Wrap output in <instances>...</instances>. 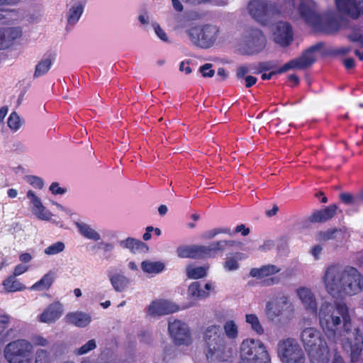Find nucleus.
<instances>
[{"mask_svg":"<svg viewBox=\"0 0 363 363\" xmlns=\"http://www.w3.org/2000/svg\"><path fill=\"white\" fill-rule=\"evenodd\" d=\"M320 325L328 340L341 342L342 348L350 352L351 362L362 359L363 336L359 328H352L349 308L343 302L321 303L318 311Z\"/></svg>","mask_w":363,"mask_h":363,"instance_id":"obj_1","label":"nucleus"},{"mask_svg":"<svg viewBox=\"0 0 363 363\" xmlns=\"http://www.w3.org/2000/svg\"><path fill=\"white\" fill-rule=\"evenodd\" d=\"M327 291L332 296L344 293L354 295L363 289V277L353 267L342 269L339 264L329 266L323 277Z\"/></svg>","mask_w":363,"mask_h":363,"instance_id":"obj_2","label":"nucleus"},{"mask_svg":"<svg viewBox=\"0 0 363 363\" xmlns=\"http://www.w3.org/2000/svg\"><path fill=\"white\" fill-rule=\"evenodd\" d=\"M298 13L308 25L318 32L331 34L340 28L338 21L333 16L323 18L320 16L316 4L311 0L302 1L298 6Z\"/></svg>","mask_w":363,"mask_h":363,"instance_id":"obj_3","label":"nucleus"},{"mask_svg":"<svg viewBox=\"0 0 363 363\" xmlns=\"http://www.w3.org/2000/svg\"><path fill=\"white\" fill-rule=\"evenodd\" d=\"M311 363H328L329 348L323 334L315 328L303 329L300 335Z\"/></svg>","mask_w":363,"mask_h":363,"instance_id":"obj_4","label":"nucleus"},{"mask_svg":"<svg viewBox=\"0 0 363 363\" xmlns=\"http://www.w3.org/2000/svg\"><path fill=\"white\" fill-rule=\"evenodd\" d=\"M204 340L205 354L208 362H225L230 357L231 352L227 350L225 340L219 326H209L205 332Z\"/></svg>","mask_w":363,"mask_h":363,"instance_id":"obj_5","label":"nucleus"},{"mask_svg":"<svg viewBox=\"0 0 363 363\" xmlns=\"http://www.w3.org/2000/svg\"><path fill=\"white\" fill-rule=\"evenodd\" d=\"M236 245L237 242L235 240H218L211 242L208 245H182L177 247V254L181 258L194 259L213 258L218 252H223L225 247H233Z\"/></svg>","mask_w":363,"mask_h":363,"instance_id":"obj_6","label":"nucleus"},{"mask_svg":"<svg viewBox=\"0 0 363 363\" xmlns=\"http://www.w3.org/2000/svg\"><path fill=\"white\" fill-rule=\"evenodd\" d=\"M324 45L323 43H318L308 49L305 50L301 56L293 59L279 69L272 71L269 73H263L261 76L262 80H269L275 74H281L292 69H305L315 63L316 61L314 52L321 49Z\"/></svg>","mask_w":363,"mask_h":363,"instance_id":"obj_7","label":"nucleus"},{"mask_svg":"<svg viewBox=\"0 0 363 363\" xmlns=\"http://www.w3.org/2000/svg\"><path fill=\"white\" fill-rule=\"evenodd\" d=\"M33 345L24 339L9 342L4 348V357L9 363H32Z\"/></svg>","mask_w":363,"mask_h":363,"instance_id":"obj_8","label":"nucleus"},{"mask_svg":"<svg viewBox=\"0 0 363 363\" xmlns=\"http://www.w3.org/2000/svg\"><path fill=\"white\" fill-rule=\"evenodd\" d=\"M240 359L255 363H270L271 357L264 345L259 340L246 339L240 345Z\"/></svg>","mask_w":363,"mask_h":363,"instance_id":"obj_9","label":"nucleus"},{"mask_svg":"<svg viewBox=\"0 0 363 363\" xmlns=\"http://www.w3.org/2000/svg\"><path fill=\"white\" fill-rule=\"evenodd\" d=\"M219 29L211 24L196 26L186 30L191 43L197 47L207 49L216 40Z\"/></svg>","mask_w":363,"mask_h":363,"instance_id":"obj_10","label":"nucleus"},{"mask_svg":"<svg viewBox=\"0 0 363 363\" xmlns=\"http://www.w3.org/2000/svg\"><path fill=\"white\" fill-rule=\"evenodd\" d=\"M277 355L281 363H305L306 362L303 350L296 340L291 337L279 342Z\"/></svg>","mask_w":363,"mask_h":363,"instance_id":"obj_11","label":"nucleus"},{"mask_svg":"<svg viewBox=\"0 0 363 363\" xmlns=\"http://www.w3.org/2000/svg\"><path fill=\"white\" fill-rule=\"evenodd\" d=\"M168 330L173 342L177 345H189L192 337L188 325L179 320L169 322Z\"/></svg>","mask_w":363,"mask_h":363,"instance_id":"obj_12","label":"nucleus"},{"mask_svg":"<svg viewBox=\"0 0 363 363\" xmlns=\"http://www.w3.org/2000/svg\"><path fill=\"white\" fill-rule=\"evenodd\" d=\"M248 10L253 18L266 25L274 13V6L265 0H251L248 4Z\"/></svg>","mask_w":363,"mask_h":363,"instance_id":"obj_13","label":"nucleus"},{"mask_svg":"<svg viewBox=\"0 0 363 363\" xmlns=\"http://www.w3.org/2000/svg\"><path fill=\"white\" fill-rule=\"evenodd\" d=\"M281 271V269L274 264L263 265L259 268H252L250 276L258 279H262L260 284L262 286H269L277 284L280 279L277 277H272Z\"/></svg>","mask_w":363,"mask_h":363,"instance_id":"obj_14","label":"nucleus"},{"mask_svg":"<svg viewBox=\"0 0 363 363\" xmlns=\"http://www.w3.org/2000/svg\"><path fill=\"white\" fill-rule=\"evenodd\" d=\"M337 10L353 19L363 16V0H335Z\"/></svg>","mask_w":363,"mask_h":363,"instance_id":"obj_15","label":"nucleus"},{"mask_svg":"<svg viewBox=\"0 0 363 363\" xmlns=\"http://www.w3.org/2000/svg\"><path fill=\"white\" fill-rule=\"evenodd\" d=\"M274 40L276 43L283 47L289 45L294 40L292 27L290 23L283 21L278 22L274 33Z\"/></svg>","mask_w":363,"mask_h":363,"instance_id":"obj_16","label":"nucleus"},{"mask_svg":"<svg viewBox=\"0 0 363 363\" xmlns=\"http://www.w3.org/2000/svg\"><path fill=\"white\" fill-rule=\"evenodd\" d=\"M266 38L262 31L257 28L250 30L246 45L251 55L261 52L266 46Z\"/></svg>","mask_w":363,"mask_h":363,"instance_id":"obj_17","label":"nucleus"},{"mask_svg":"<svg viewBox=\"0 0 363 363\" xmlns=\"http://www.w3.org/2000/svg\"><path fill=\"white\" fill-rule=\"evenodd\" d=\"M63 311V305L60 301H55L38 315V320L48 324L55 323L62 315Z\"/></svg>","mask_w":363,"mask_h":363,"instance_id":"obj_18","label":"nucleus"},{"mask_svg":"<svg viewBox=\"0 0 363 363\" xmlns=\"http://www.w3.org/2000/svg\"><path fill=\"white\" fill-rule=\"evenodd\" d=\"M179 306L167 300L153 301L149 306V313L151 315H162L179 311Z\"/></svg>","mask_w":363,"mask_h":363,"instance_id":"obj_19","label":"nucleus"},{"mask_svg":"<svg viewBox=\"0 0 363 363\" xmlns=\"http://www.w3.org/2000/svg\"><path fill=\"white\" fill-rule=\"evenodd\" d=\"M21 35V29L18 27L0 28V50L8 48Z\"/></svg>","mask_w":363,"mask_h":363,"instance_id":"obj_20","label":"nucleus"},{"mask_svg":"<svg viewBox=\"0 0 363 363\" xmlns=\"http://www.w3.org/2000/svg\"><path fill=\"white\" fill-rule=\"evenodd\" d=\"M296 292L306 310L313 314H317L316 299L312 291L306 287H301L297 289Z\"/></svg>","mask_w":363,"mask_h":363,"instance_id":"obj_21","label":"nucleus"},{"mask_svg":"<svg viewBox=\"0 0 363 363\" xmlns=\"http://www.w3.org/2000/svg\"><path fill=\"white\" fill-rule=\"evenodd\" d=\"M336 204H330L323 209L316 210L309 216L311 223H325L333 218L337 212Z\"/></svg>","mask_w":363,"mask_h":363,"instance_id":"obj_22","label":"nucleus"},{"mask_svg":"<svg viewBox=\"0 0 363 363\" xmlns=\"http://www.w3.org/2000/svg\"><path fill=\"white\" fill-rule=\"evenodd\" d=\"M213 289L211 284L206 283L204 285V289L201 288V285L199 281L191 283L188 289L189 295L195 298H205L209 296L208 291Z\"/></svg>","mask_w":363,"mask_h":363,"instance_id":"obj_23","label":"nucleus"},{"mask_svg":"<svg viewBox=\"0 0 363 363\" xmlns=\"http://www.w3.org/2000/svg\"><path fill=\"white\" fill-rule=\"evenodd\" d=\"M65 320L69 324L78 327H86L91 322V317L82 312L69 313L65 316Z\"/></svg>","mask_w":363,"mask_h":363,"instance_id":"obj_24","label":"nucleus"},{"mask_svg":"<svg viewBox=\"0 0 363 363\" xmlns=\"http://www.w3.org/2000/svg\"><path fill=\"white\" fill-rule=\"evenodd\" d=\"M120 245L123 248L129 249L133 253L141 252L148 250V247L145 242L133 238H128L121 240Z\"/></svg>","mask_w":363,"mask_h":363,"instance_id":"obj_25","label":"nucleus"},{"mask_svg":"<svg viewBox=\"0 0 363 363\" xmlns=\"http://www.w3.org/2000/svg\"><path fill=\"white\" fill-rule=\"evenodd\" d=\"M54 60V56L52 54H49L38 62L35 66L34 77H39L45 74L50 70Z\"/></svg>","mask_w":363,"mask_h":363,"instance_id":"obj_26","label":"nucleus"},{"mask_svg":"<svg viewBox=\"0 0 363 363\" xmlns=\"http://www.w3.org/2000/svg\"><path fill=\"white\" fill-rule=\"evenodd\" d=\"M108 277L112 286L116 291H124L129 284V279L121 274H109Z\"/></svg>","mask_w":363,"mask_h":363,"instance_id":"obj_27","label":"nucleus"},{"mask_svg":"<svg viewBox=\"0 0 363 363\" xmlns=\"http://www.w3.org/2000/svg\"><path fill=\"white\" fill-rule=\"evenodd\" d=\"M27 196L30 199V202L33 204V211L34 213L41 219H47V216L43 213L45 207L42 204L40 199L31 190L27 192Z\"/></svg>","mask_w":363,"mask_h":363,"instance_id":"obj_28","label":"nucleus"},{"mask_svg":"<svg viewBox=\"0 0 363 363\" xmlns=\"http://www.w3.org/2000/svg\"><path fill=\"white\" fill-rule=\"evenodd\" d=\"M2 285L7 292H16L22 291L26 287L20 283L16 277L11 275L3 281Z\"/></svg>","mask_w":363,"mask_h":363,"instance_id":"obj_29","label":"nucleus"},{"mask_svg":"<svg viewBox=\"0 0 363 363\" xmlns=\"http://www.w3.org/2000/svg\"><path fill=\"white\" fill-rule=\"evenodd\" d=\"M143 271L149 274H158L164 269V263L161 262L143 261L141 263Z\"/></svg>","mask_w":363,"mask_h":363,"instance_id":"obj_30","label":"nucleus"},{"mask_svg":"<svg viewBox=\"0 0 363 363\" xmlns=\"http://www.w3.org/2000/svg\"><path fill=\"white\" fill-rule=\"evenodd\" d=\"M76 225L79 233L86 238L97 241L100 239L99 234L85 223H77Z\"/></svg>","mask_w":363,"mask_h":363,"instance_id":"obj_31","label":"nucleus"},{"mask_svg":"<svg viewBox=\"0 0 363 363\" xmlns=\"http://www.w3.org/2000/svg\"><path fill=\"white\" fill-rule=\"evenodd\" d=\"M243 257L241 252H235L233 256L228 257L223 263V267L227 271H234L239 268L238 260H240Z\"/></svg>","mask_w":363,"mask_h":363,"instance_id":"obj_32","label":"nucleus"},{"mask_svg":"<svg viewBox=\"0 0 363 363\" xmlns=\"http://www.w3.org/2000/svg\"><path fill=\"white\" fill-rule=\"evenodd\" d=\"M245 321L250 325L251 328L258 335H262L264 332L257 315L254 313L246 314Z\"/></svg>","mask_w":363,"mask_h":363,"instance_id":"obj_33","label":"nucleus"},{"mask_svg":"<svg viewBox=\"0 0 363 363\" xmlns=\"http://www.w3.org/2000/svg\"><path fill=\"white\" fill-rule=\"evenodd\" d=\"M84 8L82 4H76L69 10L67 22L69 24L74 25L75 24L79 19L80 16L83 13Z\"/></svg>","mask_w":363,"mask_h":363,"instance_id":"obj_34","label":"nucleus"},{"mask_svg":"<svg viewBox=\"0 0 363 363\" xmlns=\"http://www.w3.org/2000/svg\"><path fill=\"white\" fill-rule=\"evenodd\" d=\"M54 281V276L52 272L45 274L38 281H37L33 288L43 290L48 289Z\"/></svg>","mask_w":363,"mask_h":363,"instance_id":"obj_35","label":"nucleus"},{"mask_svg":"<svg viewBox=\"0 0 363 363\" xmlns=\"http://www.w3.org/2000/svg\"><path fill=\"white\" fill-rule=\"evenodd\" d=\"M223 329L225 335L229 339L234 340L238 335V328L233 320H227L223 325Z\"/></svg>","mask_w":363,"mask_h":363,"instance_id":"obj_36","label":"nucleus"},{"mask_svg":"<svg viewBox=\"0 0 363 363\" xmlns=\"http://www.w3.org/2000/svg\"><path fill=\"white\" fill-rule=\"evenodd\" d=\"M266 313L269 318L274 319L281 314V310L277 303L269 301L266 304Z\"/></svg>","mask_w":363,"mask_h":363,"instance_id":"obj_37","label":"nucleus"},{"mask_svg":"<svg viewBox=\"0 0 363 363\" xmlns=\"http://www.w3.org/2000/svg\"><path fill=\"white\" fill-rule=\"evenodd\" d=\"M189 278L198 279L204 277L206 275V270L203 267H197L187 269Z\"/></svg>","mask_w":363,"mask_h":363,"instance_id":"obj_38","label":"nucleus"},{"mask_svg":"<svg viewBox=\"0 0 363 363\" xmlns=\"http://www.w3.org/2000/svg\"><path fill=\"white\" fill-rule=\"evenodd\" d=\"M7 125L13 131H16L20 128L21 125V118L16 112H12L10 114L7 120Z\"/></svg>","mask_w":363,"mask_h":363,"instance_id":"obj_39","label":"nucleus"},{"mask_svg":"<svg viewBox=\"0 0 363 363\" xmlns=\"http://www.w3.org/2000/svg\"><path fill=\"white\" fill-rule=\"evenodd\" d=\"M65 244L62 242H57L45 249V253L48 255H53L62 252L65 250Z\"/></svg>","mask_w":363,"mask_h":363,"instance_id":"obj_40","label":"nucleus"},{"mask_svg":"<svg viewBox=\"0 0 363 363\" xmlns=\"http://www.w3.org/2000/svg\"><path fill=\"white\" fill-rule=\"evenodd\" d=\"M96 347L95 340H89L86 343L76 350L75 353L78 355H82L88 353L89 352L94 350Z\"/></svg>","mask_w":363,"mask_h":363,"instance_id":"obj_41","label":"nucleus"},{"mask_svg":"<svg viewBox=\"0 0 363 363\" xmlns=\"http://www.w3.org/2000/svg\"><path fill=\"white\" fill-rule=\"evenodd\" d=\"M213 65L206 63L199 67V72L203 77H213L215 74V70L212 69Z\"/></svg>","mask_w":363,"mask_h":363,"instance_id":"obj_42","label":"nucleus"},{"mask_svg":"<svg viewBox=\"0 0 363 363\" xmlns=\"http://www.w3.org/2000/svg\"><path fill=\"white\" fill-rule=\"evenodd\" d=\"M49 354L45 350H38L35 354V363H49Z\"/></svg>","mask_w":363,"mask_h":363,"instance_id":"obj_43","label":"nucleus"},{"mask_svg":"<svg viewBox=\"0 0 363 363\" xmlns=\"http://www.w3.org/2000/svg\"><path fill=\"white\" fill-rule=\"evenodd\" d=\"M347 38L351 43H359L363 46V35L359 30H354L347 35Z\"/></svg>","mask_w":363,"mask_h":363,"instance_id":"obj_44","label":"nucleus"},{"mask_svg":"<svg viewBox=\"0 0 363 363\" xmlns=\"http://www.w3.org/2000/svg\"><path fill=\"white\" fill-rule=\"evenodd\" d=\"M337 232V228L328 229L325 231H320L318 233V236L322 240H329L335 238V235Z\"/></svg>","mask_w":363,"mask_h":363,"instance_id":"obj_45","label":"nucleus"},{"mask_svg":"<svg viewBox=\"0 0 363 363\" xmlns=\"http://www.w3.org/2000/svg\"><path fill=\"white\" fill-rule=\"evenodd\" d=\"M28 182L34 188L42 189L44 183L42 179L36 176H29L27 179Z\"/></svg>","mask_w":363,"mask_h":363,"instance_id":"obj_46","label":"nucleus"},{"mask_svg":"<svg viewBox=\"0 0 363 363\" xmlns=\"http://www.w3.org/2000/svg\"><path fill=\"white\" fill-rule=\"evenodd\" d=\"M31 342L34 346H47L48 345V340L44 337L36 335L31 337Z\"/></svg>","mask_w":363,"mask_h":363,"instance_id":"obj_47","label":"nucleus"},{"mask_svg":"<svg viewBox=\"0 0 363 363\" xmlns=\"http://www.w3.org/2000/svg\"><path fill=\"white\" fill-rule=\"evenodd\" d=\"M341 202L346 205L353 204L354 202V198L352 194L347 192L341 193L339 196Z\"/></svg>","mask_w":363,"mask_h":363,"instance_id":"obj_48","label":"nucleus"},{"mask_svg":"<svg viewBox=\"0 0 363 363\" xmlns=\"http://www.w3.org/2000/svg\"><path fill=\"white\" fill-rule=\"evenodd\" d=\"M50 191L55 195L63 194L66 192V189L59 186L57 182H53L50 186Z\"/></svg>","mask_w":363,"mask_h":363,"instance_id":"obj_49","label":"nucleus"},{"mask_svg":"<svg viewBox=\"0 0 363 363\" xmlns=\"http://www.w3.org/2000/svg\"><path fill=\"white\" fill-rule=\"evenodd\" d=\"M275 67V64L271 61L259 62L258 65L259 72H262L263 71H269L270 69H274Z\"/></svg>","mask_w":363,"mask_h":363,"instance_id":"obj_50","label":"nucleus"},{"mask_svg":"<svg viewBox=\"0 0 363 363\" xmlns=\"http://www.w3.org/2000/svg\"><path fill=\"white\" fill-rule=\"evenodd\" d=\"M155 31L157 35L163 41H167V36L164 30L158 23L154 24Z\"/></svg>","mask_w":363,"mask_h":363,"instance_id":"obj_51","label":"nucleus"},{"mask_svg":"<svg viewBox=\"0 0 363 363\" xmlns=\"http://www.w3.org/2000/svg\"><path fill=\"white\" fill-rule=\"evenodd\" d=\"M234 232V234L235 233H240L242 236H247L250 234V230L249 228L246 227L244 224H240L237 225L235 228V230Z\"/></svg>","mask_w":363,"mask_h":363,"instance_id":"obj_52","label":"nucleus"},{"mask_svg":"<svg viewBox=\"0 0 363 363\" xmlns=\"http://www.w3.org/2000/svg\"><path fill=\"white\" fill-rule=\"evenodd\" d=\"M28 267L26 265H23L22 264H17L13 270V276L17 277L19 275H21L24 272H26L28 270Z\"/></svg>","mask_w":363,"mask_h":363,"instance_id":"obj_53","label":"nucleus"},{"mask_svg":"<svg viewBox=\"0 0 363 363\" xmlns=\"http://www.w3.org/2000/svg\"><path fill=\"white\" fill-rule=\"evenodd\" d=\"M249 72V68L245 65H241L237 69L236 76L238 79H242Z\"/></svg>","mask_w":363,"mask_h":363,"instance_id":"obj_54","label":"nucleus"},{"mask_svg":"<svg viewBox=\"0 0 363 363\" xmlns=\"http://www.w3.org/2000/svg\"><path fill=\"white\" fill-rule=\"evenodd\" d=\"M9 319L8 316L0 317V333H3L8 327Z\"/></svg>","mask_w":363,"mask_h":363,"instance_id":"obj_55","label":"nucleus"},{"mask_svg":"<svg viewBox=\"0 0 363 363\" xmlns=\"http://www.w3.org/2000/svg\"><path fill=\"white\" fill-rule=\"evenodd\" d=\"M342 63L346 69H350L355 67V62L352 57L344 59Z\"/></svg>","mask_w":363,"mask_h":363,"instance_id":"obj_56","label":"nucleus"},{"mask_svg":"<svg viewBox=\"0 0 363 363\" xmlns=\"http://www.w3.org/2000/svg\"><path fill=\"white\" fill-rule=\"evenodd\" d=\"M245 87L250 88L256 84L257 79L255 77L249 75L245 77Z\"/></svg>","mask_w":363,"mask_h":363,"instance_id":"obj_57","label":"nucleus"},{"mask_svg":"<svg viewBox=\"0 0 363 363\" xmlns=\"http://www.w3.org/2000/svg\"><path fill=\"white\" fill-rule=\"evenodd\" d=\"M217 231L216 228L212 229L211 230L206 231L202 235V238L205 240H211L214 238L217 235Z\"/></svg>","mask_w":363,"mask_h":363,"instance_id":"obj_58","label":"nucleus"},{"mask_svg":"<svg viewBox=\"0 0 363 363\" xmlns=\"http://www.w3.org/2000/svg\"><path fill=\"white\" fill-rule=\"evenodd\" d=\"M322 250L323 248L320 245H316L311 249V254L315 259H319V256L322 252Z\"/></svg>","mask_w":363,"mask_h":363,"instance_id":"obj_59","label":"nucleus"},{"mask_svg":"<svg viewBox=\"0 0 363 363\" xmlns=\"http://www.w3.org/2000/svg\"><path fill=\"white\" fill-rule=\"evenodd\" d=\"M186 64L189 65V62H187ZM185 62L182 61L179 65V70L181 72H185L186 74L191 73V68L189 65L185 66Z\"/></svg>","mask_w":363,"mask_h":363,"instance_id":"obj_60","label":"nucleus"},{"mask_svg":"<svg viewBox=\"0 0 363 363\" xmlns=\"http://www.w3.org/2000/svg\"><path fill=\"white\" fill-rule=\"evenodd\" d=\"M351 50L352 49L350 46L342 47V48H337L335 52L337 55H345L348 54L351 51Z\"/></svg>","mask_w":363,"mask_h":363,"instance_id":"obj_61","label":"nucleus"},{"mask_svg":"<svg viewBox=\"0 0 363 363\" xmlns=\"http://www.w3.org/2000/svg\"><path fill=\"white\" fill-rule=\"evenodd\" d=\"M217 234H228L230 235H234V232L228 228H216Z\"/></svg>","mask_w":363,"mask_h":363,"instance_id":"obj_62","label":"nucleus"},{"mask_svg":"<svg viewBox=\"0 0 363 363\" xmlns=\"http://www.w3.org/2000/svg\"><path fill=\"white\" fill-rule=\"evenodd\" d=\"M31 259V255L28 252L23 253L19 256V259L24 263L30 262Z\"/></svg>","mask_w":363,"mask_h":363,"instance_id":"obj_63","label":"nucleus"},{"mask_svg":"<svg viewBox=\"0 0 363 363\" xmlns=\"http://www.w3.org/2000/svg\"><path fill=\"white\" fill-rule=\"evenodd\" d=\"M279 211V207L277 205H274L271 210H268L266 211V216L268 217H272L275 216Z\"/></svg>","mask_w":363,"mask_h":363,"instance_id":"obj_64","label":"nucleus"}]
</instances>
